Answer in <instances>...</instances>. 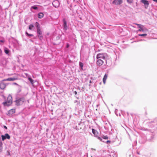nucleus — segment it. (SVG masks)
I'll list each match as a JSON object with an SVG mask.
<instances>
[{
	"instance_id": "nucleus-1",
	"label": "nucleus",
	"mask_w": 157,
	"mask_h": 157,
	"mask_svg": "<svg viewBox=\"0 0 157 157\" xmlns=\"http://www.w3.org/2000/svg\"><path fill=\"white\" fill-rule=\"evenodd\" d=\"M12 103V98L11 95H9L7 98V100L3 102L2 104L4 106H9Z\"/></svg>"
},
{
	"instance_id": "nucleus-2",
	"label": "nucleus",
	"mask_w": 157,
	"mask_h": 157,
	"mask_svg": "<svg viewBox=\"0 0 157 157\" xmlns=\"http://www.w3.org/2000/svg\"><path fill=\"white\" fill-rule=\"evenodd\" d=\"M107 56V54L106 53H99L97 55L96 57L97 59L102 58L103 59H105Z\"/></svg>"
},
{
	"instance_id": "nucleus-3",
	"label": "nucleus",
	"mask_w": 157,
	"mask_h": 157,
	"mask_svg": "<svg viewBox=\"0 0 157 157\" xmlns=\"http://www.w3.org/2000/svg\"><path fill=\"white\" fill-rule=\"evenodd\" d=\"M25 101V99L23 98H19L15 101L16 105H22Z\"/></svg>"
},
{
	"instance_id": "nucleus-4",
	"label": "nucleus",
	"mask_w": 157,
	"mask_h": 157,
	"mask_svg": "<svg viewBox=\"0 0 157 157\" xmlns=\"http://www.w3.org/2000/svg\"><path fill=\"white\" fill-rule=\"evenodd\" d=\"M123 3V0H114L113 1L112 4L116 5H119Z\"/></svg>"
},
{
	"instance_id": "nucleus-5",
	"label": "nucleus",
	"mask_w": 157,
	"mask_h": 157,
	"mask_svg": "<svg viewBox=\"0 0 157 157\" xmlns=\"http://www.w3.org/2000/svg\"><path fill=\"white\" fill-rule=\"evenodd\" d=\"M140 2L144 4L145 8L147 9L149 5V2L148 1L146 0H141Z\"/></svg>"
},
{
	"instance_id": "nucleus-6",
	"label": "nucleus",
	"mask_w": 157,
	"mask_h": 157,
	"mask_svg": "<svg viewBox=\"0 0 157 157\" xmlns=\"http://www.w3.org/2000/svg\"><path fill=\"white\" fill-rule=\"evenodd\" d=\"M52 4L53 6L56 8L58 7L59 5V2L58 0L54 1Z\"/></svg>"
},
{
	"instance_id": "nucleus-7",
	"label": "nucleus",
	"mask_w": 157,
	"mask_h": 157,
	"mask_svg": "<svg viewBox=\"0 0 157 157\" xmlns=\"http://www.w3.org/2000/svg\"><path fill=\"white\" fill-rule=\"evenodd\" d=\"M18 79V78L17 77H12V78H9L7 79H4L2 80V81H13L15 80H17Z\"/></svg>"
},
{
	"instance_id": "nucleus-8",
	"label": "nucleus",
	"mask_w": 157,
	"mask_h": 157,
	"mask_svg": "<svg viewBox=\"0 0 157 157\" xmlns=\"http://www.w3.org/2000/svg\"><path fill=\"white\" fill-rule=\"evenodd\" d=\"M98 60L97 61L96 64L98 66H101L103 63L104 62L101 59H98Z\"/></svg>"
},
{
	"instance_id": "nucleus-9",
	"label": "nucleus",
	"mask_w": 157,
	"mask_h": 157,
	"mask_svg": "<svg viewBox=\"0 0 157 157\" xmlns=\"http://www.w3.org/2000/svg\"><path fill=\"white\" fill-rule=\"evenodd\" d=\"M63 27L65 29H67V22L65 18H63Z\"/></svg>"
},
{
	"instance_id": "nucleus-10",
	"label": "nucleus",
	"mask_w": 157,
	"mask_h": 157,
	"mask_svg": "<svg viewBox=\"0 0 157 157\" xmlns=\"http://www.w3.org/2000/svg\"><path fill=\"white\" fill-rule=\"evenodd\" d=\"M6 86V84L5 83L2 82L0 83V88L2 90L5 89Z\"/></svg>"
},
{
	"instance_id": "nucleus-11",
	"label": "nucleus",
	"mask_w": 157,
	"mask_h": 157,
	"mask_svg": "<svg viewBox=\"0 0 157 157\" xmlns=\"http://www.w3.org/2000/svg\"><path fill=\"white\" fill-rule=\"evenodd\" d=\"M135 25H137L138 28H139L140 29H144V27L142 25L139 24H135Z\"/></svg>"
},
{
	"instance_id": "nucleus-12",
	"label": "nucleus",
	"mask_w": 157,
	"mask_h": 157,
	"mask_svg": "<svg viewBox=\"0 0 157 157\" xmlns=\"http://www.w3.org/2000/svg\"><path fill=\"white\" fill-rule=\"evenodd\" d=\"M15 112V109H12L9 111L8 113L9 115H11L14 113Z\"/></svg>"
},
{
	"instance_id": "nucleus-13",
	"label": "nucleus",
	"mask_w": 157,
	"mask_h": 157,
	"mask_svg": "<svg viewBox=\"0 0 157 157\" xmlns=\"http://www.w3.org/2000/svg\"><path fill=\"white\" fill-rule=\"evenodd\" d=\"M92 131L93 134H94V136H97L98 135V133L96 130L94 129H92Z\"/></svg>"
},
{
	"instance_id": "nucleus-14",
	"label": "nucleus",
	"mask_w": 157,
	"mask_h": 157,
	"mask_svg": "<svg viewBox=\"0 0 157 157\" xmlns=\"http://www.w3.org/2000/svg\"><path fill=\"white\" fill-rule=\"evenodd\" d=\"M107 78V75L106 74H105L103 78V81L104 84H105L106 82V80Z\"/></svg>"
},
{
	"instance_id": "nucleus-15",
	"label": "nucleus",
	"mask_w": 157,
	"mask_h": 157,
	"mask_svg": "<svg viewBox=\"0 0 157 157\" xmlns=\"http://www.w3.org/2000/svg\"><path fill=\"white\" fill-rule=\"evenodd\" d=\"M44 16V14L42 13H39L38 14V17L39 18H41L42 17H43Z\"/></svg>"
},
{
	"instance_id": "nucleus-16",
	"label": "nucleus",
	"mask_w": 157,
	"mask_h": 157,
	"mask_svg": "<svg viewBox=\"0 0 157 157\" xmlns=\"http://www.w3.org/2000/svg\"><path fill=\"white\" fill-rule=\"evenodd\" d=\"M35 25L36 26L37 29V30L40 29V26H39V24L38 22H36V23H35Z\"/></svg>"
},
{
	"instance_id": "nucleus-17",
	"label": "nucleus",
	"mask_w": 157,
	"mask_h": 157,
	"mask_svg": "<svg viewBox=\"0 0 157 157\" xmlns=\"http://www.w3.org/2000/svg\"><path fill=\"white\" fill-rule=\"evenodd\" d=\"M79 66L81 68L82 70H83V64L81 62H80L79 63Z\"/></svg>"
},
{
	"instance_id": "nucleus-18",
	"label": "nucleus",
	"mask_w": 157,
	"mask_h": 157,
	"mask_svg": "<svg viewBox=\"0 0 157 157\" xmlns=\"http://www.w3.org/2000/svg\"><path fill=\"white\" fill-rule=\"evenodd\" d=\"M5 136H6V139H10V135L7 133H6L5 134Z\"/></svg>"
},
{
	"instance_id": "nucleus-19",
	"label": "nucleus",
	"mask_w": 157,
	"mask_h": 157,
	"mask_svg": "<svg viewBox=\"0 0 157 157\" xmlns=\"http://www.w3.org/2000/svg\"><path fill=\"white\" fill-rule=\"evenodd\" d=\"M29 80L30 81V82L32 84H33V80L31 78L29 77L28 78Z\"/></svg>"
},
{
	"instance_id": "nucleus-20",
	"label": "nucleus",
	"mask_w": 157,
	"mask_h": 157,
	"mask_svg": "<svg viewBox=\"0 0 157 157\" xmlns=\"http://www.w3.org/2000/svg\"><path fill=\"white\" fill-rule=\"evenodd\" d=\"M31 8L35 10H37L38 9V7L35 6H33L31 7Z\"/></svg>"
},
{
	"instance_id": "nucleus-21",
	"label": "nucleus",
	"mask_w": 157,
	"mask_h": 157,
	"mask_svg": "<svg viewBox=\"0 0 157 157\" xmlns=\"http://www.w3.org/2000/svg\"><path fill=\"white\" fill-rule=\"evenodd\" d=\"M34 27V26L33 24H31L29 25V29H32Z\"/></svg>"
},
{
	"instance_id": "nucleus-22",
	"label": "nucleus",
	"mask_w": 157,
	"mask_h": 157,
	"mask_svg": "<svg viewBox=\"0 0 157 157\" xmlns=\"http://www.w3.org/2000/svg\"><path fill=\"white\" fill-rule=\"evenodd\" d=\"M37 32L38 34V35H42V32L41 30H37Z\"/></svg>"
},
{
	"instance_id": "nucleus-23",
	"label": "nucleus",
	"mask_w": 157,
	"mask_h": 157,
	"mask_svg": "<svg viewBox=\"0 0 157 157\" xmlns=\"http://www.w3.org/2000/svg\"><path fill=\"white\" fill-rule=\"evenodd\" d=\"M102 137L103 139H104L107 140L108 139V137L106 136H103Z\"/></svg>"
},
{
	"instance_id": "nucleus-24",
	"label": "nucleus",
	"mask_w": 157,
	"mask_h": 157,
	"mask_svg": "<svg viewBox=\"0 0 157 157\" xmlns=\"http://www.w3.org/2000/svg\"><path fill=\"white\" fill-rule=\"evenodd\" d=\"M1 136H2V140H4L5 139H6V136H5V135L4 136V135H2Z\"/></svg>"
},
{
	"instance_id": "nucleus-25",
	"label": "nucleus",
	"mask_w": 157,
	"mask_h": 157,
	"mask_svg": "<svg viewBox=\"0 0 157 157\" xmlns=\"http://www.w3.org/2000/svg\"><path fill=\"white\" fill-rule=\"evenodd\" d=\"M4 51H5V52L6 54H8L9 53V50H8V49H5L4 50Z\"/></svg>"
},
{
	"instance_id": "nucleus-26",
	"label": "nucleus",
	"mask_w": 157,
	"mask_h": 157,
	"mask_svg": "<svg viewBox=\"0 0 157 157\" xmlns=\"http://www.w3.org/2000/svg\"><path fill=\"white\" fill-rule=\"evenodd\" d=\"M127 2L129 3H131L132 2L133 0H127Z\"/></svg>"
},
{
	"instance_id": "nucleus-27",
	"label": "nucleus",
	"mask_w": 157,
	"mask_h": 157,
	"mask_svg": "<svg viewBox=\"0 0 157 157\" xmlns=\"http://www.w3.org/2000/svg\"><path fill=\"white\" fill-rule=\"evenodd\" d=\"M146 34H139V36H145L147 35Z\"/></svg>"
},
{
	"instance_id": "nucleus-28",
	"label": "nucleus",
	"mask_w": 157,
	"mask_h": 157,
	"mask_svg": "<svg viewBox=\"0 0 157 157\" xmlns=\"http://www.w3.org/2000/svg\"><path fill=\"white\" fill-rule=\"evenodd\" d=\"M26 33L27 34V35L31 37L33 36V35L32 34H29L27 32H26Z\"/></svg>"
},
{
	"instance_id": "nucleus-29",
	"label": "nucleus",
	"mask_w": 157,
	"mask_h": 157,
	"mask_svg": "<svg viewBox=\"0 0 157 157\" xmlns=\"http://www.w3.org/2000/svg\"><path fill=\"white\" fill-rule=\"evenodd\" d=\"M38 36L40 40L42 39V35H38Z\"/></svg>"
},
{
	"instance_id": "nucleus-30",
	"label": "nucleus",
	"mask_w": 157,
	"mask_h": 157,
	"mask_svg": "<svg viewBox=\"0 0 157 157\" xmlns=\"http://www.w3.org/2000/svg\"><path fill=\"white\" fill-rule=\"evenodd\" d=\"M2 52L1 49L0 48V55H1L2 54Z\"/></svg>"
},
{
	"instance_id": "nucleus-31",
	"label": "nucleus",
	"mask_w": 157,
	"mask_h": 157,
	"mask_svg": "<svg viewBox=\"0 0 157 157\" xmlns=\"http://www.w3.org/2000/svg\"><path fill=\"white\" fill-rule=\"evenodd\" d=\"M98 139L99 140H100V141H102V139L101 138H100V137H98Z\"/></svg>"
},
{
	"instance_id": "nucleus-32",
	"label": "nucleus",
	"mask_w": 157,
	"mask_h": 157,
	"mask_svg": "<svg viewBox=\"0 0 157 157\" xmlns=\"http://www.w3.org/2000/svg\"><path fill=\"white\" fill-rule=\"evenodd\" d=\"M106 143H107V144L110 143V141L109 140H107V141H106Z\"/></svg>"
},
{
	"instance_id": "nucleus-33",
	"label": "nucleus",
	"mask_w": 157,
	"mask_h": 157,
	"mask_svg": "<svg viewBox=\"0 0 157 157\" xmlns=\"http://www.w3.org/2000/svg\"><path fill=\"white\" fill-rule=\"evenodd\" d=\"M69 47V45L68 44H67V48H68Z\"/></svg>"
},
{
	"instance_id": "nucleus-34",
	"label": "nucleus",
	"mask_w": 157,
	"mask_h": 157,
	"mask_svg": "<svg viewBox=\"0 0 157 157\" xmlns=\"http://www.w3.org/2000/svg\"><path fill=\"white\" fill-rule=\"evenodd\" d=\"M2 149V147H1V146L0 147V151H1Z\"/></svg>"
},
{
	"instance_id": "nucleus-35",
	"label": "nucleus",
	"mask_w": 157,
	"mask_h": 157,
	"mask_svg": "<svg viewBox=\"0 0 157 157\" xmlns=\"http://www.w3.org/2000/svg\"><path fill=\"white\" fill-rule=\"evenodd\" d=\"M153 1H154L155 2H156L157 3V0H152Z\"/></svg>"
},
{
	"instance_id": "nucleus-36",
	"label": "nucleus",
	"mask_w": 157,
	"mask_h": 157,
	"mask_svg": "<svg viewBox=\"0 0 157 157\" xmlns=\"http://www.w3.org/2000/svg\"><path fill=\"white\" fill-rule=\"evenodd\" d=\"M4 127L5 129H7V127L6 126H4Z\"/></svg>"
},
{
	"instance_id": "nucleus-37",
	"label": "nucleus",
	"mask_w": 157,
	"mask_h": 157,
	"mask_svg": "<svg viewBox=\"0 0 157 157\" xmlns=\"http://www.w3.org/2000/svg\"><path fill=\"white\" fill-rule=\"evenodd\" d=\"M0 42H4V41L2 40H0Z\"/></svg>"
},
{
	"instance_id": "nucleus-38",
	"label": "nucleus",
	"mask_w": 157,
	"mask_h": 157,
	"mask_svg": "<svg viewBox=\"0 0 157 157\" xmlns=\"http://www.w3.org/2000/svg\"><path fill=\"white\" fill-rule=\"evenodd\" d=\"M75 94L76 95L77 94V92L76 91H75Z\"/></svg>"
},
{
	"instance_id": "nucleus-39",
	"label": "nucleus",
	"mask_w": 157,
	"mask_h": 157,
	"mask_svg": "<svg viewBox=\"0 0 157 157\" xmlns=\"http://www.w3.org/2000/svg\"><path fill=\"white\" fill-rule=\"evenodd\" d=\"M25 75H26V76H28V74L25 73Z\"/></svg>"
},
{
	"instance_id": "nucleus-40",
	"label": "nucleus",
	"mask_w": 157,
	"mask_h": 157,
	"mask_svg": "<svg viewBox=\"0 0 157 157\" xmlns=\"http://www.w3.org/2000/svg\"><path fill=\"white\" fill-rule=\"evenodd\" d=\"M90 83H91V80H90Z\"/></svg>"
},
{
	"instance_id": "nucleus-41",
	"label": "nucleus",
	"mask_w": 157,
	"mask_h": 157,
	"mask_svg": "<svg viewBox=\"0 0 157 157\" xmlns=\"http://www.w3.org/2000/svg\"><path fill=\"white\" fill-rule=\"evenodd\" d=\"M59 38H60V37H59H59H58V39H59Z\"/></svg>"
},
{
	"instance_id": "nucleus-42",
	"label": "nucleus",
	"mask_w": 157,
	"mask_h": 157,
	"mask_svg": "<svg viewBox=\"0 0 157 157\" xmlns=\"http://www.w3.org/2000/svg\"><path fill=\"white\" fill-rule=\"evenodd\" d=\"M132 27H134V28H135V27H134V26H132Z\"/></svg>"
},
{
	"instance_id": "nucleus-43",
	"label": "nucleus",
	"mask_w": 157,
	"mask_h": 157,
	"mask_svg": "<svg viewBox=\"0 0 157 157\" xmlns=\"http://www.w3.org/2000/svg\"><path fill=\"white\" fill-rule=\"evenodd\" d=\"M14 84H17V83H14Z\"/></svg>"
}]
</instances>
